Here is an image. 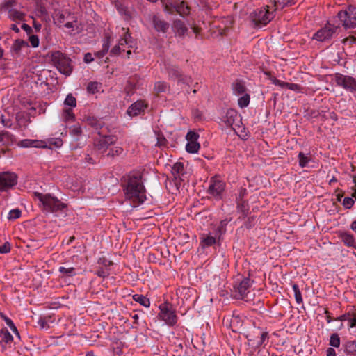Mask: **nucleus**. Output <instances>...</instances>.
<instances>
[{"label": "nucleus", "mask_w": 356, "mask_h": 356, "mask_svg": "<svg viewBox=\"0 0 356 356\" xmlns=\"http://www.w3.org/2000/svg\"><path fill=\"white\" fill-rule=\"evenodd\" d=\"M133 299L145 307H149L150 305L149 300L143 295L135 294L133 296Z\"/></svg>", "instance_id": "30"}, {"label": "nucleus", "mask_w": 356, "mask_h": 356, "mask_svg": "<svg viewBox=\"0 0 356 356\" xmlns=\"http://www.w3.org/2000/svg\"><path fill=\"white\" fill-rule=\"evenodd\" d=\"M19 145L22 147H42L45 148L47 147V145H44V142L43 141H39V140H29L25 139L22 141H20Z\"/></svg>", "instance_id": "20"}, {"label": "nucleus", "mask_w": 356, "mask_h": 356, "mask_svg": "<svg viewBox=\"0 0 356 356\" xmlns=\"http://www.w3.org/2000/svg\"><path fill=\"white\" fill-rule=\"evenodd\" d=\"M34 195L42 204L43 209L49 212H56L66 207L65 204L61 202L58 198L51 196L50 194H42L35 192Z\"/></svg>", "instance_id": "2"}, {"label": "nucleus", "mask_w": 356, "mask_h": 356, "mask_svg": "<svg viewBox=\"0 0 356 356\" xmlns=\"http://www.w3.org/2000/svg\"><path fill=\"white\" fill-rule=\"evenodd\" d=\"M172 29L175 33L180 37H183L188 31V29L185 26L184 22L180 19H176L174 21Z\"/></svg>", "instance_id": "18"}, {"label": "nucleus", "mask_w": 356, "mask_h": 356, "mask_svg": "<svg viewBox=\"0 0 356 356\" xmlns=\"http://www.w3.org/2000/svg\"><path fill=\"white\" fill-rule=\"evenodd\" d=\"M298 159H299V165L302 168L305 167L309 162V159L307 156H305L302 152H300L298 154Z\"/></svg>", "instance_id": "47"}, {"label": "nucleus", "mask_w": 356, "mask_h": 356, "mask_svg": "<svg viewBox=\"0 0 356 356\" xmlns=\"http://www.w3.org/2000/svg\"><path fill=\"white\" fill-rule=\"evenodd\" d=\"M6 324L13 330V331L15 332L17 334H19L16 327L15 326L13 322L10 319L6 318Z\"/></svg>", "instance_id": "61"}, {"label": "nucleus", "mask_w": 356, "mask_h": 356, "mask_svg": "<svg viewBox=\"0 0 356 356\" xmlns=\"http://www.w3.org/2000/svg\"><path fill=\"white\" fill-rule=\"evenodd\" d=\"M216 242V237L210 235L203 234L201 238V245L202 247H209L215 244Z\"/></svg>", "instance_id": "25"}, {"label": "nucleus", "mask_w": 356, "mask_h": 356, "mask_svg": "<svg viewBox=\"0 0 356 356\" xmlns=\"http://www.w3.org/2000/svg\"><path fill=\"white\" fill-rule=\"evenodd\" d=\"M168 88V84L164 81H158L155 83L154 86V91L156 93L159 94L161 92H163L166 90Z\"/></svg>", "instance_id": "38"}, {"label": "nucleus", "mask_w": 356, "mask_h": 356, "mask_svg": "<svg viewBox=\"0 0 356 356\" xmlns=\"http://www.w3.org/2000/svg\"><path fill=\"white\" fill-rule=\"evenodd\" d=\"M250 97L248 94H245L243 97L238 99V106L241 108L246 107L250 103Z\"/></svg>", "instance_id": "40"}, {"label": "nucleus", "mask_w": 356, "mask_h": 356, "mask_svg": "<svg viewBox=\"0 0 356 356\" xmlns=\"http://www.w3.org/2000/svg\"><path fill=\"white\" fill-rule=\"evenodd\" d=\"M84 121L87 123L88 125L90 126L95 131L99 130L104 125V122L102 120L92 116L85 117Z\"/></svg>", "instance_id": "17"}, {"label": "nucleus", "mask_w": 356, "mask_h": 356, "mask_svg": "<svg viewBox=\"0 0 356 356\" xmlns=\"http://www.w3.org/2000/svg\"><path fill=\"white\" fill-rule=\"evenodd\" d=\"M24 47H29L28 43L23 40L18 39L14 42L11 47V51L18 55L21 49Z\"/></svg>", "instance_id": "23"}, {"label": "nucleus", "mask_w": 356, "mask_h": 356, "mask_svg": "<svg viewBox=\"0 0 356 356\" xmlns=\"http://www.w3.org/2000/svg\"><path fill=\"white\" fill-rule=\"evenodd\" d=\"M225 188V183L220 180H212L208 191L213 196H220Z\"/></svg>", "instance_id": "13"}, {"label": "nucleus", "mask_w": 356, "mask_h": 356, "mask_svg": "<svg viewBox=\"0 0 356 356\" xmlns=\"http://www.w3.org/2000/svg\"><path fill=\"white\" fill-rule=\"evenodd\" d=\"M237 208L243 216H246L248 211V205L245 201H237Z\"/></svg>", "instance_id": "42"}, {"label": "nucleus", "mask_w": 356, "mask_h": 356, "mask_svg": "<svg viewBox=\"0 0 356 356\" xmlns=\"http://www.w3.org/2000/svg\"><path fill=\"white\" fill-rule=\"evenodd\" d=\"M2 340L4 342L8 343L11 342L13 340V337L8 330H6L2 334Z\"/></svg>", "instance_id": "51"}, {"label": "nucleus", "mask_w": 356, "mask_h": 356, "mask_svg": "<svg viewBox=\"0 0 356 356\" xmlns=\"http://www.w3.org/2000/svg\"><path fill=\"white\" fill-rule=\"evenodd\" d=\"M134 80L135 79L130 78L127 81L126 90L128 93L131 92L135 88V83H134Z\"/></svg>", "instance_id": "53"}, {"label": "nucleus", "mask_w": 356, "mask_h": 356, "mask_svg": "<svg viewBox=\"0 0 356 356\" xmlns=\"http://www.w3.org/2000/svg\"><path fill=\"white\" fill-rule=\"evenodd\" d=\"M145 19L156 32L165 33L170 28V24L158 14L149 13L145 16Z\"/></svg>", "instance_id": "4"}, {"label": "nucleus", "mask_w": 356, "mask_h": 356, "mask_svg": "<svg viewBox=\"0 0 356 356\" xmlns=\"http://www.w3.org/2000/svg\"><path fill=\"white\" fill-rule=\"evenodd\" d=\"M342 204L343 207H346V209H350L353 207L354 204V200H353L352 197H347L343 199Z\"/></svg>", "instance_id": "52"}, {"label": "nucleus", "mask_w": 356, "mask_h": 356, "mask_svg": "<svg viewBox=\"0 0 356 356\" xmlns=\"http://www.w3.org/2000/svg\"><path fill=\"white\" fill-rule=\"evenodd\" d=\"M116 7L119 13L124 15V19L129 20L131 18L130 11L121 3H116Z\"/></svg>", "instance_id": "34"}, {"label": "nucleus", "mask_w": 356, "mask_h": 356, "mask_svg": "<svg viewBox=\"0 0 356 356\" xmlns=\"http://www.w3.org/2000/svg\"><path fill=\"white\" fill-rule=\"evenodd\" d=\"M121 51V47L118 44L110 51L111 56H118Z\"/></svg>", "instance_id": "59"}, {"label": "nucleus", "mask_w": 356, "mask_h": 356, "mask_svg": "<svg viewBox=\"0 0 356 356\" xmlns=\"http://www.w3.org/2000/svg\"><path fill=\"white\" fill-rule=\"evenodd\" d=\"M227 222L226 220H222L220 222V225L218 228V233L219 234L220 236L225 232V231H226L225 226L227 225Z\"/></svg>", "instance_id": "56"}, {"label": "nucleus", "mask_w": 356, "mask_h": 356, "mask_svg": "<svg viewBox=\"0 0 356 356\" xmlns=\"http://www.w3.org/2000/svg\"><path fill=\"white\" fill-rule=\"evenodd\" d=\"M330 345L338 348L340 346V338L338 334L334 333L330 336Z\"/></svg>", "instance_id": "41"}, {"label": "nucleus", "mask_w": 356, "mask_h": 356, "mask_svg": "<svg viewBox=\"0 0 356 356\" xmlns=\"http://www.w3.org/2000/svg\"><path fill=\"white\" fill-rule=\"evenodd\" d=\"M64 103L65 105L70 106L71 107H75L76 106V98L72 94H68L67 95Z\"/></svg>", "instance_id": "44"}, {"label": "nucleus", "mask_w": 356, "mask_h": 356, "mask_svg": "<svg viewBox=\"0 0 356 356\" xmlns=\"http://www.w3.org/2000/svg\"><path fill=\"white\" fill-rule=\"evenodd\" d=\"M15 141V136L7 131H1L0 132V144L2 146H9L13 145Z\"/></svg>", "instance_id": "15"}, {"label": "nucleus", "mask_w": 356, "mask_h": 356, "mask_svg": "<svg viewBox=\"0 0 356 356\" xmlns=\"http://www.w3.org/2000/svg\"><path fill=\"white\" fill-rule=\"evenodd\" d=\"M222 24H219L217 26L218 29V33L220 35H225L231 27L232 22L230 19L227 18L222 22Z\"/></svg>", "instance_id": "22"}, {"label": "nucleus", "mask_w": 356, "mask_h": 356, "mask_svg": "<svg viewBox=\"0 0 356 356\" xmlns=\"http://www.w3.org/2000/svg\"><path fill=\"white\" fill-rule=\"evenodd\" d=\"M198 138L199 135L194 131H189L186 136V138L188 140V142H197V140Z\"/></svg>", "instance_id": "49"}, {"label": "nucleus", "mask_w": 356, "mask_h": 356, "mask_svg": "<svg viewBox=\"0 0 356 356\" xmlns=\"http://www.w3.org/2000/svg\"><path fill=\"white\" fill-rule=\"evenodd\" d=\"M156 145L159 147H165L167 145V140L163 137V136L158 135Z\"/></svg>", "instance_id": "55"}, {"label": "nucleus", "mask_w": 356, "mask_h": 356, "mask_svg": "<svg viewBox=\"0 0 356 356\" xmlns=\"http://www.w3.org/2000/svg\"><path fill=\"white\" fill-rule=\"evenodd\" d=\"M184 172V165L182 163L177 162L174 164L172 168V173L173 175L174 178L170 181V184L172 182L175 184V188H169V191L172 193H176L179 189L180 186L181 185L182 179L180 177L181 175H183Z\"/></svg>", "instance_id": "7"}, {"label": "nucleus", "mask_w": 356, "mask_h": 356, "mask_svg": "<svg viewBox=\"0 0 356 356\" xmlns=\"http://www.w3.org/2000/svg\"><path fill=\"white\" fill-rule=\"evenodd\" d=\"M70 134L76 140H78L82 134V129L80 125L75 124L70 128Z\"/></svg>", "instance_id": "27"}, {"label": "nucleus", "mask_w": 356, "mask_h": 356, "mask_svg": "<svg viewBox=\"0 0 356 356\" xmlns=\"http://www.w3.org/2000/svg\"><path fill=\"white\" fill-rule=\"evenodd\" d=\"M295 3V0H275V6L278 8L280 6L283 8L285 6H291Z\"/></svg>", "instance_id": "35"}, {"label": "nucleus", "mask_w": 356, "mask_h": 356, "mask_svg": "<svg viewBox=\"0 0 356 356\" xmlns=\"http://www.w3.org/2000/svg\"><path fill=\"white\" fill-rule=\"evenodd\" d=\"M293 290L294 291L295 298L297 303L300 304L302 302V298L301 296L300 291L299 289L298 286L296 284L293 285Z\"/></svg>", "instance_id": "45"}, {"label": "nucleus", "mask_w": 356, "mask_h": 356, "mask_svg": "<svg viewBox=\"0 0 356 356\" xmlns=\"http://www.w3.org/2000/svg\"><path fill=\"white\" fill-rule=\"evenodd\" d=\"M334 81L338 86L347 90L350 92L356 90V81L351 76L337 73L334 76Z\"/></svg>", "instance_id": "10"}, {"label": "nucleus", "mask_w": 356, "mask_h": 356, "mask_svg": "<svg viewBox=\"0 0 356 356\" xmlns=\"http://www.w3.org/2000/svg\"><path fill=\"white\" fill-rule=\"evenodd\" d=\"M200 147V144L197 142H188L186 145V149L189 153H196L198 152Z\"/></svg>", "instance_id": "31"}, {"label": "nucleus", "mask_w": 356, "mask_h": 356, "mask_svg": "<svg viewBox=\"0 0 356 356\" xmlns=\"http://www.w3.org/2000/svg\"><path fill=\"white\" fill-rule=\"evenodd\" d=\"M252 284L250 278L246 277L234 286L233 296L236 299H244L249 292V288Z\"/></svg>", "instance_id": "11"}, {"label": "nucleus", "mask_w": 356, "mask_h": 356, "mask_svg": "<svg viewBox=\"0 0 356 356\" xmlns=\"http://www.w3.org/2000/svg\"><path fill=\"white\" fill-rule=\"evenodd\" d=\"M145 107H146V105L144 104L143 102L137 101L129 107V108L127 110V113L130 116L137 115L142 111H143Z\"/></svg>", "instance_id": "16"}, {"label": "nucleus", "mask_w": 356, "mask_h": 356, "mask_svg": "<svg viewBox=\"0 0 356 356\" xmlns=\"http://www.w3.org/2000/svg\"><path fill=\"white\" fill-rule=\"evenodd\" d=\"M232 88L236 95H242L245 92L246 90L244 83L239 80H236L234 83H233Z\"/></svg>", "instance_id": "26"}, {"label": "nucleus", "mask_w": 356, "mask_h": 356, "mask_svg": "<svg viewBox=\"0 0 356 356\" xmlns=\"http://www.w3.org/2000/svg\"><path fill=\"white\" fill-rule=\"evenodd\" d=\"M29 41L33 47H37L39 45V38L35 35H32L29 37Z\"/></svg>", "instance_id": "54"}, {"label": "nucleus", "mask_w": 356, "mask_h": 356, "mask_svg": "<svg viewBox=\"0 0 356 356\" xmlns=\"http://www.w3.org/2000/svg\"><path fill=\"white\" fill-rule=\"evenodd\" d=\"M38 325L42 329H48L49 328V325L48 324V321L46 318H40L38 321Z\"/></svg>", "instance_id": "58"}, {"label": "nucleus", "mask_w": 356, "mask_h": 356, "mask_svg": "<svg viewBox=\"0 0 356 356\" xmlns=\"http://www.w3.org/2000/svg\"><path fill=\"white\" fill-rule=\"evenodd\" d=\"M126 195L129 198H134L138 202H143L145 199V189L142 182V175L140 172H133L128 176Z\"/></svg>", "instance_id": "1"}, {"label": "nucleus", "mask_w": 356, "mask_h": 356, "mask_svg": "<svg viewBox=\"0 0 356 356\" xmlns=\"http://www.w3.org/2000/svg\"><path fill=\"white\" fill-rule=\"evenodd\" d=\"M337 16L346 29L356 26V7L350 6L346 10L339 11Z\"/></svg>", "instance_id": "5"}, {"label": "nucleus", "mask_w": 356, "mask_h": 356, "mask_svg": "<svg viewBox=\"0 0 356 356\" xmlns=\"http://www.w3.org/2000/svg\"><path fill=\"white\" fill-rule=\"evenodd\" d=\"M273 83L275 84V85H277V86H280V87L282 88H287V85H289V83H286V82H284V81H282L280 80H278L275 78H274L273 80H272Z\"/></svg>", "instance_id": "60"}, {"label": "nucleus", "mask_w": 356, "mask_h": 356, "mask_svg": "<svg viewBox=\"0 0 356 356\" xmlns=\"http://www.w3.org/2000/svg\"><path fill=\"white\" fill-rule=\"evenodd\" d=\"M123 149L120 147H115L111 148L108 153L107 154V156L111 157L112 159L120 156L123 153Z\"/></svg>", "instance_id": "36"}, {"label": "nucleus", "mask_w": 356, "mask_h": 356, "mask_svg": "<svg viewBox=\"0 0 356 356\" xmlns=\"http://www.w3.org/2000/svg\"><path fill=\"white\" fill-rule=\"evenodd\" d=\"M268 337V333L267 332H262L261 334V337L259 338V341L257 343V346H261L264 341L266 340V339Z\"/></svg>", "instance_id": "62"}, {"label": "nucleus", "mask_w": 356, "mask_h": 356, "mask_svg": "<svg viewBox=\"0 0 356 356\" xmlns=\"http://www.w3.org/2000/svg\"><path fill=\"white\" fill-rule=\"evenodd\" d=\"M21 216V211L19 209H13L9 212L8 219L15 220L17 219Z\"/></svg>", "instance_id": "48"}, {"label": "nucleus", "mask_w": 356, "mask_h": 356, "mask_svg": "<svg viewBox=\"0 0 356 356\" xmlns=\"http://www.w3.org/2000/svg\"><path fill=\"white\" fill-rule=\"evenodd\" d=\"M238 112L234 109H228L226 112L225 116L223 118V122L227 127H232L235 122L238 118Z\"/></svg>", "instance_id": "14"}, {"label": "nucleus", "mask_w": 356, "mask_h": 356, "mask_svg": "<svg viewBox=\"0 0 356 356\" xmlns=\"http://www.w3.org/2000/svg\"><path fill=\"white\" fill-rule=\"evenodd\" d=\"M246 193H247L246 189L241 188V190L239 191L238 197L236 199L237 201H238V200L239 201H243V198L246 195Z\"/></svg>", "instance_id": "63"}, {"label": "nucleus", "mask_w": 356, "mask_h": 356, "mask_svg": "<svg viewBox=\"0 0 356 356\" xmlns=\"http://www.w3.org/2000/svg\"><path fill=\"white\" fill-rule=\"evenodd\" d=\"M8 13H9V17L13 21H15V20L23 21L24 16H25L24 13H23L20 11H18L15 9L10 10Z\"/></svg>", "instance_id": "28"}, {"label": "nucleus", "mask_w": 356, "mask_h": 356, "mask_svg": "<svg viewBox=\"0 0 356 356\" xmlns=\"http://www.w3.org/2000/svg\"><path fill=\"white\" fill-rule=\"evenodd\" d=\"M337 26H331L330 24L325 26L323 28L318 31L314 35L313 38L318 41L323 42L332 38L335 33Z\"/></svg>", "instance_id": "12"}, {"label": "nucleus", "mask_w": 356, "mask_h": 356, "mask_svg": "<svg viewBox=\"0 0 356 356\" xmlns=\"http://www.w3.org/2000/svg\"><path fill=\"white\" fill-rule=\"evenodd\" d=\"M17 176L13 172H0V191H6L17 184Z\"/></svg>", "instance_id": "9"}, {"label": "nucleus", "mask_w": 356, "mask_h": 356, "mask_svg": "<svg viewBox=\"0 0 356 356\" xmlns=\"http://www.w3.org/2000/svg\"><path fill=\"white\" fill-rule=\"evenodd\" d=\"M176 12L181 16L187 15L190 13V8L184 1H181L173 6Z\"/></svg>", "instance_id": "21"}, {"label": "nucleus", "mask_w": 356, "mask_h": 356, "mask_svg": "<svg viewBox=\"0 0 356 356\" xmlns=\"http://www.w3.org/2000/svg\"><path fill=\"white\" fill-rule=\"evenodd\" d=\"M94 145L95 148L102 152L105 151L108 148V146L106 145L105 140L103 137L96 139L94 142Z\"/></svg>", "instance_id": "33"}, {"label": "nucleus", "mask_w": 356, "mask_h": 356, "mask_svg": "<svg viewBox=\"0 0 356 356\" xmlns=\"http://www.w3.org/2000/svg\"><path fill=\"white\" fill-rule=\"evenodd\" d=\"M161 312L160 316L168 325H174L177 321V317L172 309V305L169 303H165L159 307Z\"/></svg>", "instance_id": "8"}, {"label": "nucleus", "mask_w": 356, "mask_h": 356, "mask_svg": "<svg viewBox=\"0 0 356 356\" xmlns=\"http://www.w3.org/2000/svg\"><path fill=\"white\" fill-rule=\"evenodd\" d=\"M70 16V13L67 11L55 10L53 14L54 23L59 24L64 23L65 19Z\"/></svg>", "instance_id": "19"}, {"label": "nucleus", "mask_w": 356, "mask_h": 356, "mask_svg": "<svg viewBox=\"0 0 356 356\" xmlns=\"http://www.w3.org/2000/svg\"><path fill=\"white\" fill-rule=\"evenodd\" d=\"M111 37L109 35L106 36V40L103 44V49L101 51L98 52V56L99 57L103 56L106 52H108L109 49Z\"/></svg>", "instance_id": "43"}, {"label": "nucleus", "mask_w": 356, "mask_h": 356, "mask_svg": "<svg viewBox=\"0 0 356 356\" xmlns=\"http://www.w3.org/2000/svg\"><path fill=\"white\" fill-rule=\"evenodd\" d=\"M102 87V84L97 81L89 82L87 86V92L90 94L97 92Z\"/></svg>", "instance_id": "29"}, {"label": "nucleus", "mask_w": 356, "mask_h": 356, "mask_svg": "<svg viewBox=\"0 0 356 356\" xmlns=\"http://www.w3.org/2000/svg\"><path fill=\"white\" fill-rule=\"evenodd\" d=\"M59 272L67 277H72L76 275L75 269L73 267L60 266Z\"/></svg>", "instance_id": "37"}, {"label": "nucleus", "mask_w": 356, "mask_h": 356, "mask_svg": "<svg viewBox=\"0 0 356 356\" xmlns=\"http://www.w3.org/2000/svg\"><path fill=\"white\" fill-rule=\"evenodd\" d=\"M166 69L168 70L169 75L171 77L179 78L181 76V71L177 67L172 66L166 67Z\"/></svg>", "instance_id": "39"}, {"label": "nucleus", "mask_w": 356, "mask_h": 356, "mask_svg": "<svg viewBox=\"0 0 356 356\" xmlns=\"http://www.w3.org/2000/svg\"><path fill=\"white\" fill-rule=\"evenodd\" d=\"M349 321L350 327L356 326V312L353 313V318H350Z\"/></svg>", "instance_id": "64"}, {"label": "nucleus", "mask_w": 356, "mask_h": 356, "mask_svg": "<svg viewBox=\"0 0 356 356\" xmlns=\"http://www.w3.org/2000/svg\"><path fill=\"white\" fill-rule=\"evenodd\" d=\"M344 351L347 355H356V341H348L344 345Z\"/></svg>", "instance_id": "24"}, {"label": "nucleus", "mask_w": 356, "mask_h": 356, "mask_svg": "<svg viewBox=\"0 0 356 356\" xmlns=\"http://www.w3.org/2000/svg\"><path fill=\"white\" fill-rule=\"evenodd\" d=\"M105 140L106 145L108 147L111 145H113L117 141V138L115 136H103Z\"/></svg>", "instance_id": "50"}, {"label": "nucleus", "mask_w": 356, "mask_h": 356, "mask_svg": "<svg viewBox=\"0 0 356 356\" xmlns=\"http://www.w3.org/2000/svg\"><path fill=\"white\" fill-rule=\"evenodd\" d=\"M343 241L348 246L354 245V238L352 235L345 234L342 236Z\"/></svg>", "instance_id": "46"}, {"label": "nucleus", "mask_w": 356, "mask_h": 356, "mask_svg": "<svg viewBox=\"0 0 356 356\" xmlns=\"http://www.w3.org/2000/svg\"><path fill=\"white\" fill-rule=\"evenodd\" d=\"M52 60L57 69L65 75H70L72 71L71 60L62 53L57 51L52 55Z\"/></svg>", "instance_id": "6"}, {"label": "nucleus", "mask_w": 356, "mask_h": 356, "mask_svg": "<svg viewBox=\"0 0 356 356\" xmlns=\"http://www.w3.org/2000/svg\"><path fill=\"white\" fill-rule=\"evenodd\" d=\"M10 250V244L6 242L3 245H0V253H8Z\"/></svg>", "instance_id": "57"}, {"label": "nucleus", "mask_w": 356, "mask_h": 356, "mask_svg": "<svg viewBox=\"0 0 356 356\" xmlns=\"http://www.w3.org/2000/svg\"><path fill=\"white\" fill-rule=\"evenodd\" d=\"M273 17V12L269 11L268 6L257 9L250 15L252 22L257 27H261L266 25Z\"/></svg>", "instance_id": "3"}, {"label": "nucleus", "mask_w": 356, "mask_h": 356, "mask_svg": "<svg viewBox=\"0 0 356 356\" xmlns=\"http://www.w3.org/2000/svg\"><path fill=\"white\" fill-rule=\"evenodd\" d=\"M63 118L65 122H73L75 120V115L72 108H66L63 110Z\"/></svg>", "instance_id": "32"}]
</instances>
